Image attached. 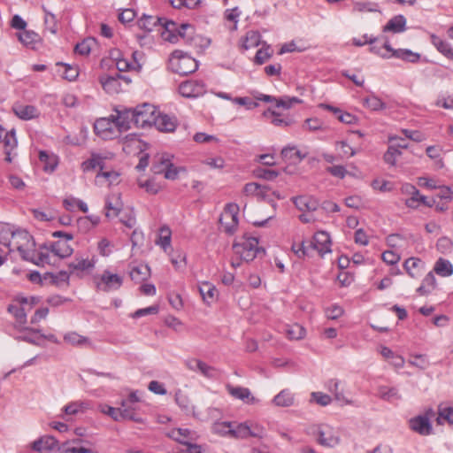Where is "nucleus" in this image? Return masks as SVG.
<instances>
[{"mask_svg": "<svg viewBox=\"0 0 453 453\" xmlns=\"http://www.w3.org/2000/svg\"><path fill=\"white\" fill-rule=\"evenodd\" d=\"M19 41L31 49H35L42 42L41 36L33 30H23L18 34Z\"/></svg>", "mask_w": 453, "mask_h": 453, "instance_id": "nucleus-31", "label": "nucleus"}, {"mask_svg": "<svg viewBox=\"0 0 453 453\" xmlns=\"http://www.w3.org/2000/svg\"><path fill=\"white\" fill-rule=\"evenodd\" d=\"M89 408V403L83 401L72 402L64 407L66 415H74L83 412Z\"/></svg>", "mask_w": 453, "mask_h": 453, "instance_id": "nucleus-50", "label": "nucleus"}, {"mask_svg": "<svg viewBox=\"0 0 453 453\" xmlns=\"http://www.w3.org/2000/svg\"><path fill=\"white\" fill-rule=\"evenodd\" d=\"M318 441L324 447H334L340 442L339 431L329 425H320L318 428Z\"/></svg>", "mask_w": 453, "mask_h": 453, "instance_id": "nucleus-13", "label": "nucleus"}, {"mask_svg": "<svg viewBox=\"0 0 453 453\" xmlns=\"http://www.w3.org/2000/svg\"><path fill=\"white\" fill-rule=\"evenodd\" d=\"M215 428L222 434H229L235 438L260 437L264 434V428L252 422L240 423L234 427L231 423L224 422L217 424Z\"/></svg>", "mask_w": 453, "mask_h": 453, "instance_id": "nucleus-6", "label": "nucleus"}, {"mask_svg": "<svg viewBox=\"0 0 453 453\" xmlns=\"http://www.w3.org/2000/svg\"><path fill=\"white\" fill-rule=\"evenodd\" d=\"M378 11V5L370 2H357L354 4L353 12L357 13L372 12Z\"/></svg>", "mask_w": 453, "mask_h": 453, "instance_id": "nucleus-58", "label": "nucleus"}, {"mask_svg": "<svg viewBox=\"0 0 453 453\" xmlns=\"http://www.w3.org/2000/svg\"><path fill=\"white\" fill-rule=\"evenodd\" d=\"M99 168L100 171L104 169V158L97 154H92L91 157L81 164V169L88 172Z\"/></svg>", "mask_w": 453, "mask_h": 453, "instance_id": "nucleus-44", "label": "nucleus"}, {"mask_svg": "<svg viewBox=\"0 0 453 453\" xmlns=\"http://www.w3.org/2000/svg\"><path fill=\"white\" fill-rule=\"evenodd\" d=\"M273 55V50L269 46H264L259 49L255 56V63L257 65H262L265 63Z\"/></svg>", "mask_w": 453, "mask_h": 453, "instance_id": "nucleus-60", "label": "nucleus"}, {"mask_svg": "<svg viewBox=\"0 0 453 453\" xmlns=\"http://www.w3.org/2000/svg\"><path fill=\"white\" fill-rule=\"evenodd\" d=\"M436 422L438 425H443L444 422L453 425V407H444L441 404L438 407Z\"/></svg>", "mask_w": 453, "mask_h": 453, "instance_id": "nucleus-49", "label": "nucleus"}, {"mask_svg": "<svg viewBox=\"0 0 453 453\" xmlns=\"http://www.w3.org/2000/svg\"><path fill=\"white\" fill-rule=\"evenodd\" d=\"M168 69L179 75H188L196 72L198 63L195 58L180 50L173 51L168 59Z\"/></svg>", "mask_w": 453, "mask_h": 453, "instance_id": "nucleus-5", "label": "nucleus"}, {"mask_svg": "<svg viewBox=\"0 0 453 453\" xmlns=\"http://www.w3.org/2000/svg\"><path fill=\"white\" fill-rule=\"evenodd\" d=\"M94 44L95 42L93 39L83 40L75 46V52L82 56H87L90 53Z\"/></svg>", "mask_w": 453, "mask_h": 453, "instance_id": "nucleus-61", "label": "nucleus"}, {"mask_svg": "<svg viewBox=\"0 0 453 453\" xmlns=\"http://www.w3.org/2000/svg\"><path fill=\"white\" fill-rule=\"evenodd\" d=\"M178 91L183 97L196 98L206 93V86L202 81L188 80L179 85Z\"/></svg>", "mask_w": 453, "mask_h": 453, "instance_id": "nucleus-12", "label": "nucleus"}, {"mask_svg": "<svg viewBox=\"0 0 453 453\" xmlns=\"http://www.w3.org/2000/svg\"><path fill=\"white\" fill-rule=\"evenodd\" d=\"M97 288L108 292L119 289L123 283V277L110 270H104L102 274L96 277Z\"/></svg>", "mask_w": 453, "mask_h": 453, "instance_id": "nucleus-11", "label": "nucleus"}, {"mask_svg": "<svg viewBox=\"0 0 453 453\" xmlns=\"http://www.w3.org/2000/svg\"><path fill=\"white\" fill-rule=\"evenodd\" d=\"M100 410L102 412L109 415L116 421H119L120 419H130L137 423H142L143 420L142 418L137 416L135 412H132L128 408H114L109 405H101Z\"/></svg>", "mask_w": 453, "mask_h": 453, "instance_id": "nucleus-14", "label": "nucleus"}, {"mask_svg": "<svg viewBox=\"0 0 453 453\" xmlns=\"http://www.w3.org/2000/svg\"><path fill=\"white\" fill-rule=\"evenodd\" d=\"M233 251L240 261H235L234 258L231 260V265L237 268L241 265V261L250 262L253 261L260 253L265 250L259 246L258 239L249 234H244L237 239L233 244Z\"/></svg>", "mask_w": 453, "mask_h": 453, "instance_id": "nucleus-3", "label": "nucleus"}, {"mask_svg": "<svg viewBox=\"0 0 453 453\" xmlns=\"http://www.w3.org/2000/svg\"><path fill=\"white\" fill-rule=\"evenodd\" d=\"M226 388L228 394L233 397L240 399L248 404H255L258 402V400L251 395L250 390L247 388L226 385Z\"/></svg>", "mask_w": 453, "mask_h": 453, "instance_id": "nucleus-19", "label": "nucleus"}, {"mask_svg": "<svg viewBox=\"0 0 453 453\" xmlns=\"http://www.w3.org/2000/svg\"><path fill=\"white\" fill-rule=\"evenodd\" d=\"M58 447V441L50 435H45L33 442V449L40 453H50Z\"/></svg>", "mask_w": 453, "mask_h": 453, "instance_id": "nucleus-22", "label": "nucleus"}, {"mask_svg": "<svg viewBox=\"0 0 453 453\" xmlns=\"http://www.w3.org/2000/svg\"><path fill=\"white\" fill-rule=\"evenodd\" d=\"M111 58L114 60L116 67L120 72L135 71L139 72V65L134 63L131 65L129 59L125 58L119 50L111 52Z\"/></svg>", "mask_w": 453, "mask_h": 453, "instance_id": "nucleus-24", "label": "nucleus"}, {"mask_svg": "<svg viewBox=\"0 0 453 453\" xmlns=\"http://www.w3.org/2000/svg\"><path fill=\"white\" fill-rule=\"evenodd\" d=\"M127 129L130 128L131 123L137 127H146L154 125L158 111L153 104H142L136 106L134 109H127L122 111Z\"/></svg>", "mask_w": 453, "mask_h": 453, "instance_id": "nucleus-4", "label": "nucleus"}, {"mask_svg": "<svg viewBox=\"0 0 453 453\" xmlns=\"http://www.w3.org/2000/svg\"><path fill=\"white\" fill-rule=\"evenodd\" d=\"M121 78L120 75L110 76L104 74L100 77L99 81L106 93L113 95L121 90Z\"/></svg>", "mask_w": 453, "mask_h": 453, "instance_id": "nucleus-21", "label": "nucleus"}, {"mask_svg": "<svg viewBox=\"0 0 453 453\" xmlns=\"http://www.w3.org/2000/svg\"><path fill=\"white\" fill-rule=\"evenodd\" d=\"M437 280L433 272H429L423 278L420 286L416 289L419 296H426L432 294L437 288Z\"/></svg>", "mask_w": 453, "mask_h": 453, "instance_id": "nucleus-26", "label": "nucleus"}, {"mask_svg": "<svg viewBox=\"0 0 453 453\" xmlns=\"http://www.w3.org/2000/svg\"><path fill=\"white\" fill-rule=\"evenodd\" d=\"M405 29L406 19L403 15H397L388 20L383 31L397 34L403 32Z\"/></svg>", "mask_w": 453, "mask_h": 453, "instance_id": "nucleus-42", "label": "nucleus"}, {"mask_svg": "<svg viewBox=\"0 0 453 453\" xmlns=\"http://www.w3.org/2000/svg\"><path fill=\"white\" fill-rule=\"evenodd\" d=\"M327 389L334 394V399L342 404H351L352 402L345 396L342 383L340 380L333 379L327 382Z\"/></svg>", "mask_w": 453, "mask_h": 453, "instance_id": "nucleus-34", "label": "nucleus"}, {"mask_svg": "<svg viewBox=\"0 0 453 453\" xmlns=\"http://www.w3.org/2000/svg\"><path fill=\"white\" fill-rule=\"evenodd\" d=\"M264 117L277 127L289 126L292 121L288 118H283L280 114L268 109L264 112Z\"/></svg>", "mask_w": 453, "mask_h": 453, "instance_id": "nucleus-48", "label": "nucleus"}, {"mask_svg": "<svg viewBox=\"0 0 453 453\" xmlns=\"http://www.w3.org/2000/svg\"><path fill=\"white\" fill-rule=\"evenodd\" d=\"M243 193L246 196H253L258 200L273 202V197L280 199L281 196L276 191H273L268 186H263L257 182L247 183L243 188Z\"/></svg>", "mask_w": 453, "mask_h": 453, "instance_id": "nucleus-10", "label": "nucleus"}, {"mask_svg": "<svg viewBox=\"0 0 453 453\" xmlns=\"http://www.w3.org/2000/svg\"><path fill=\"white\" fill-rule=\"evenodd\" d=\"M152 171L155 174H164L167 180H175L181 173H185L184 168L175 166L169 156L164 154L155 157Z\"/></svg>", "mask_w": 453, "mask_h": 453, "instance_id": "nucleus-7", "label": "nucleus"}, {"mask_svg": "<svg viewBox=\"0 0 453 453\" xmlns=\"http://www.w3.org/2000/svg\"><path fill=\"white\" fill-rule=\"evenodd\" d=\"M406 273L412 279H418L425 272L426 263L419 257H411L403 263Z\"/></svg>", "mask_w": 453, "mask_h": 453, "instance_id": "nucleus-17", "label": "nucleus"}, {"mask_svg": "<svg viewBox=\"0 0 453 453\" xmlns=\"http://www.w3.org/2000/svg\"><path fill=\"white\" fill-rule=\"evenodd\" d=\"M17 144L18 142L14 130L6 133L4 140V145L6 155L5 161L11 163L12 161V158L17 155L15 151Z\"/></svg>", "mask_w": 453, "mask_h": 453, "instance_id": "nucleus-32", "label": "nucleus"}, {"mask_svg": "<svg viewBox=\"0 0 453 453\" xmlns=\"http://www.w3.org/2000/svg\"><path fill=\"white\" fill-rule=\"evenodd\" d=\"M430 39L432 44L441 54L453 61V50L448 42L436 35H431Z\"/></svg>", "mask_w": 453, "mask_h": 453, "instance_id": "nucleus-37", "label": "nucleus"}, {"mask_svg": "<svg viewBox=\"0 0 453 453\" xmlns=\"http://www.w3.org/2000/svg\"><path fill=\"white\" fill-rule=\"evenodd\" d=\"M295 403V395L288 388L282 389L273 399V403L278 407H289Z\"/></svg>", "mask_w": 453, "mask_h": 453, "instance_id": "nucleus-41", "label": "nucleus"}, {"mask_svg": "<svg viewBox=\"0 0 453 453\" xmlns=\"http://www.w3.org/2000/svg\"><path fill=\"white\" fill-rule=\"evenodd\" d=\"M61 453H98L97 451L81 445L66 446L62 449Z\"/></svg>", "mask_w": 453, "mask_h": 453, "instance_id": "nucleus-64", "label": "nucleus"}, {"mask_svg": "<svg viewBox=\"0 0 453 453\" xmlns=\"http://www.w3.org/2000/svg\"><path fill=\"white\" fill-rule=\"evenodd\" d=\"M378 395L380 398L388 401H394L400 398L398 391L394 388L380 387Z\"/></svg>", "mask_w": 453, "mask_h": 453, "instance_id": "nucleus-56", "label": "nucleus"}, {"mask_svg": "<svg viewBox=\"0 0 453 453\" xmlns=\"http://www.w3.org/2000/svg\"><path fill=\"white\" fill-rule=\"evenodd\" d=\"M155 243L165 252H169L172 248V230L167 226H162L157 232Z\"/></svg>", "mask_w": 453, "mask_h": 453, "instance_id": "nucleus-28", "label": "nucleus"}, {"mask_svg": "<svg viewBox=\"0 0 453 453\" xmlns=\"http://www.w3.org/2000/svg\"><path fill=\"white\" fill-rule=\"evenodd\" d=\"M198 288L203 301L207 305H211L218 300L219 291L212 283L203 281L200 283Z\"/></svg>", "mask_w": 453, "mask_h": 453, "instance_id": "nucleus-23", "label": "nucleus"}, {"mask_svg": "<svg viewBox=\"0 0 453 453\" xmlns=\"http://www.w3.org/2000/svg\"><path fill=\"white\" fill-rule=\"evenodd\" d=\"M436 249L442 254H449L453 249V242L448 237H441L436 242Z\"/></svg>", "mask_w": 453, "mask_h": 453, "instance_id": "nucleus-62", "label": "nucleus"}, {"mask_svg": "<svg viewBox=\"0 0 453 453\" xmlns=\"http://www.w3.org/2000/svg\"><path fill=\"white\" fill-rule=\"evenodd\" d=\"M332 241L326 231H318L312 236L311 248L318 251L320 257L331 253Z\"/></svg>", "mask_w": 453, "mask_h": 453, "instance_id": "nucleus-16", "label": "nucleus"}, {"mask_svg": "<svg viewBox=\"0 0 453 453\" xmlns=\"http://www.w3.org/2000/svg\"><path fill=\"white\" fill-rule=\"evenodd\" d=\"M277 107H282L284 109H289L294 104H301L302 100L296 96H283L280 98L273 99Z\"/></svg>", "mask_w": 453, "mask_h": 453, "instance_id": "nucleus-59", "label": "nucleus"}, {"mask_svg": "<svg viewBox=\"0 0 453 453\" xmlns=\"http://www.w3.org/2000/svg\"><path fill=\"white\" fill-rule=\"evenodd\" d=\"M154 126L161 132H173L177 122L174 118L158 112Z\"/></svg>", "mask_w": 453, "mask_h": 453, "instance_id": "nucleus-33", "label": "nucleus"}, {"mask_svg": "<svg viewBox=\"0 0 453 453\" xmlns=\"http://www.w3.org/2000/svg\"><path fill=\"white\" fill-rule=\"evenodd\" d=\"M38 157L44 172L53 173L55 171L58 165V157L57 155L45 150H40Z\"/></svg>", "mask_w": 453, "mask_h": 453, "instance_id": "nucleus-30", "label": "nucleus"}, {"mask_svg": "<svg viewBox=\"0 0 453 453\" xmlns=\"http://www.w3.org/2000/svg\"><path fill=\"white\" fill-rule=\"evenodd\" d=\"M54 237H59L60 239L52 243L50 250V258L51 255L64 258L72 255L73 249L70 244L73 240V235L61 231H56L52 234ZM51 259H50V264Z\"/></svg>", "mask_w": 453, "mask_h": 453, "instance_id": "nucleus-9", "label": "nucleus"}, {"mask_svg": "<svg viewBox=\"0 0 453 453\" xmlns=\"http://www.w3.org/2000/svg\"><path fill=\"white\" fill-rule=\"evenodd\" d=\"M409 424L411 429L420 435H429L432 434L433 427L430 421H428V417L418 415L411 418Z\"/></svg>", "mask_w": 453, "mask_h": 453, "instance_id": "nucleus-18", "label": "nucleus"}, {"mask_svg": "<svg viewBox=\"0 0 453 453\" xmlns=\"http://www.w3.org/2000/svg\"><path fill=\"white\" fill-rule=\"evenodd\" d=\"M393 58H396L410 63H417L420 59V54L407 49L394 50Z\"/></svg>", "mask_w": 453, "mask_h": 453, "instance_id": "nucleus-46", "label": "nucleus"}, {"mask_svg": "<svg viewBox=\"0 0 453 453\" xmlns=\"http://www.w3.org/2000/svg\"><path fill=\"white\" fill-rule=\"evenodd\" d=\"M335 149L340 150L341 157H351L356 155L357 151L347 142L338 141L334 143Z\"/></svg>", "mask_w": 453, "mask_h": 453, "instance_id": "nucleus-54", "label": "nucleus"}, {"mask_svg": "<svg viewBox=\"0 0 453 453\" xmlns=\"http://www.w3.org/2000/svg\"><path fill=\"white\" fill-rule=\"evenodd\" d=\"M64 341L69 344L76 346H83L89 343L88 338L75 333L70 332L64 336Z\"/></svg>", "mask_w": 453, "mask_h": 453, "instance_id": "nucleus-53", "label": "nucleus"}, {"mask_svg": "<svg viewBox=\"0 0 453 453\" xmlns=\"http://www.w3.org/2000/svg\"><path fill=\"white\" fill-rule=\"evenodd\" d=\"M13 111L17 117L24 120H29L39 115L37 109L33 105L19 104L13 107Z\"/></svg>", "mask_w": 453, "mask_h": 453, "instance_id": "nucleus-43", "label": "nucleus"}, {"mask_svg": "<svg viewBox=\"0 0 453 453\" xmlns=\"http://www.w3.org/2000/svg\"><path fill=\"white\" fill-rule=\"evenodd\" d=\"M431 272L443 278L450 277L453 274V265L449 260L440 257L435 261Z\"/></svg>", "mask_w": 453, "mask_h": 453, "instance_id": "nucleus-36", "label": "nucleus"}, {"mask_svg": "<svg viewBox=\"0 0 453 453\" xmlns=\"http://www.w3.org/2000/svg\"><path fill=\"white\" fill-rule=\"evenodd\" d=\"M281 155L285 159L291 160L294 163L301 162L303 156L295 147H287L281 150Z\"/></svg>", "mask_w": 453, "mask_h": 453, "instance_id": "nucleus-57", "label": "nucleus"}, {"mask_svg": "<svg viewBox=\"0 0 453 453\" xmlns=\"http://www.w3.org/2000/svg\"><path fill=\"white\" fill-rule=\"evenodd\" d=\"M167 435L180 443L186 444L190 438V432L186 428H174Z\"/></svg>", "mask_w": 453, "mask_h": 453, "instance_id": "nucleus-51", "label": "nucleus"}, {"mask_svg": "<svg viewBox=\"0 0 453 453\" xmlns=\"http://www.w3.org/2000/svg\"><path fill=\"white\" fill-rule=\"evenodd\" d=\"M129 274L131 279L136 282L145 280L150 274V267L147 265L134 266L131 268Z\"/></svg>", "mask_w": 453, "mask_h": 453, "instance_id": "nucleus-47", "label": "nucleus"}, {"mask_svg": "<svg viewBox=\"0 0 453 453\" xmlns=\"http://www.w3.org/2000/svg\"><path fill=\"white\" fill-rule=\"evenodd\" d=\"M139 187L144 188L147 193L157 194L162 189V185L157 182L154 179L142 180H140Z\"/></svg>", "mask_w": 453, "mask_h": 453, "instance_id": "nucleus-55", "label": "nucleus"}, {"mask_svg": "<svg viewBox=\"0 0 453 453\" xmlns=\"http://www.w3.org/2000/svg\"><path fill=\"white\" fill-rule=\"evenodd\" d=\"M261 35L257 31H249L241 40V46L244 50H250L259 45Z\"/></svg>", "mask_w": 453, "mask_h": 453, "instance_id": "nucleus-45", "label": "nucleus"}, {"mask_svg": "<svg viewBox=\"0 0 453 453\" xmlns=\"http://www.w3.org/2000/svg\"><path fill=\"white\" fill-rule=\"evenodd\" d=\"M320 107L331 111L337 118V119L342 123L348 124V125H354V124L357 123V120H358L357 117H356L355 115H353L349 112L343 111L340 108H337V107H334V106H332L329 104H320Z\"/></svg>", "mask_w": 453, "mask_h": 453, "instance_id": "nucleus-29", "label": "nucleus"}, {"mask_svg": "<svg viewBox=\"0 0 453 453\" xmlns=\"http://www.w3.org/2000/svg\"><path fill=\"white\" fill-rule=\"evenodd\" d=\"M120 182V173L117 171H108L105 168L96 176V183L97 185H117Z\"/></svg>", "mask_w": 453, "mask_h": 453, "instance_id": "nucleus-27", "label": "nucleus"}, {"mask_svg": "<svg viewBox=\"0 0 453 453\" xmlns=\"http://www.w3.org/2000/svg\"><path fill=\"white\" fill-rule=\"evenodd\" d=\"M175 23L172 22L166 25L165 31L162 33V36L165 41L175 43L178 42L179 37H185L186 31H193V27L189 24H182L178 29V34H172V31L175 29Z\"/></svg>", "mask_w": 453, "mask_h": 453, "instance_id": "nucleus-20", "label": "nucleus"}, {"mask_svg": "<svg viewBox=\"0 0 453 453\" xmlns=\"http://www.w3.org/2000/svg\"><path fill=\"white\" fill-rule=\"evenodd\" d=\"M22 303L27 304V301H17L15 298L12 303L8 306V311L14 316L17 323L20 326L27 322V315L25 314V308Z\"/></svg>", "mask_w": 453, "mask_h": 453, "instance_id": "nucleus-35", "label": "nucleus"}, {"mask_svg": "<svg viewBox=\"0 0 453 453\" xmlns=\"http://www.w3.org/2000/svg\"><path fill=\"white\" fill-rule=\"evenodd\" d=\"M305 334L304 327L299 324L288 326L286 330V335L289 340H301L304 338Z\"/></svg>", "mask_w": 453, "mask_h": 453, "instance_id": "nucleus-52", "label": "nucleus"}, {"mask_svg": "<svg viewBox=\"0 0 453 453\" xmlns=\"http://www.w3.org/2000/svg\"><path fill=\"white\" fill-rule=\"evenodd\" d=\"M369 50L382 58H393L394 50L388 40H385L382 43H378V41L371 44Z\"/></svg>", "mask_w": 453, "mask_h": 453, "instance_id": "nucleus-38", "label": "nucleus"}, {"mask_svg": "<svg viewBox=\"0 0 453 453\" xmlns=\"http://www.w3.org/2000/svg\"><path fill=\"white\" fill-rule=\"evenodd\" d=\"M125 118L122 111H117L109 118H100L94 124L95 133L104 140L114 139L127 130Z\"/></svg>", "mask_w": 453, "mask_h": 453, "instance_id": "nucleus-2", "label": "nucleus"}, {"mask_svg": "<svg viewBox=\"0 0 453 453\" xmlns=\"http://www.w3.org/2000/svg\"><path fill=\"white\" fill-rule=\"evenodd\" d=\"M239 206L236 203H228L225 206L219 217L220 228L228 234L236 232L239 224Z\"/></svg>", "mask_w": 453, "mask_h": 453, "instance_id": "nucleus-8", "label": "nucleus"}, {"mask_svg": "<svg viewBox=\"0 0 453 453\" xmlns=\"http://www.w3.org/2000/svg\"><path fill=\"white\" fill-rule=\"evenodd\" d=\"M96 259L93 256L91 257H83L82 256H76L74 259L69 264L68 267L71 273L79 276L89 273L96 265Z\"/></svg>", "mask_w": 453, "mask_h": 453, "instance_id": "nucleus-15", "label": "nucleus"}, {"mask_svg": "<svg viewBox=\"0 0 453 453\" xmlns=\"http://www.w3.org/2000/svg\"><path fill=\"white\" fill-rule=\"evenodd\" d=\"M123 203L119 193H112L106 199L105 210L108 218H114L122 210Z\"/></svg>", "mask_w": 453, "mask_h": 453, "instance_id": "nucleus-25", "label": "nucleus"}, {"mask_svg": "<svg viewBox=\"0 0 453 453\" xmlns=\"http://www.w3.org/2000/svg\"><path fill=\"white\" fill-rule=\"evenodd\" d=\"M165 253L169 256L170 261L175 271L182 272L185 270L187 265V256L183 251H173L172 249L169 252Z\"/></svg>", "mask_w": 453, "mask_h": 453, "instance_id": "nucleus-40", "label": "nucleus"}, {"mask_svg": "<svg viewBox=\"0 0 453 453\" xmlns=\"http://www.w3.org/2000/svg\"><path fill=\"white\" fill-rule=\"evenodd\" d=\"M2 246L8 250L11 258L21 259L36 265L50 264V250L46 247L36 249L33 236L25 230H13L8 224L2 226Z\"/></svg>", "mask_w": 453, "mask_h": 453, "instance_id": "nucleus-1", "label": "nucleus"}, {"mask_svg": "<svg viewBox=\"0 0 453 453\" xmlns=\"http://www.w3.org/2000/svg\"><path fill=\"white\" fill-rule=\"evenodd\" d=\"M157 23V19L153 16H143L138 20L139 27L146 31H151Z\"/></svg>", "mask_w": 453, "mask_h": 453, "instance_id": "nucleus-63", "label": "nucleus"}, {"mask_svg": "<svg viewBox=\"0 0 453 453\" xmlns=\"http://www.w3.org/2000/svg\"><path fill=\"white\" fill-rule=\"evenodd\" d=\"M292 200L300 211H315L318 207V201L310 196H299Z\"/></svg>", "mask_w": 453, "mask_h": 453, "instance_id": "nucleus-39", "label": "nucleus"}]
</instances>
